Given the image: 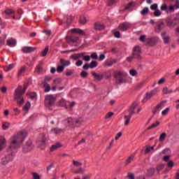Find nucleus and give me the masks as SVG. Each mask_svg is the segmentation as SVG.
Masks as SVG:
<instances>
[{"label": "nucleus", "instance_id": "nucleus-1", "mask_svg": "<svg viewBox=\"0 0 179 179\" xmlns=\"http://www.w3.org/2000/svg\"><path fill=\"white\" fill-rule=\"evenodd\" d=\"M26 136H27V133L26 131H21L12 138L10 145L8 148L6 154L1 158V164L6 166L9 162L13 160L15 155H16V149L24 141Z\"/></svg>", "mask_w": 179, "mask_h": 179}, {"label": "nucleus", "instance_id": "nucleus-2", "mask_svg": "<svg viewBox=\"0 0 179 179\" xmlns=\"http://www.w3.org/2000/svg\"><path fill=\"white\" fill-rule=\"evenodd\" d=\"M27 89V87H24V88L22 90V87L20 86L15 91V100L17 101V105L20 106V107L24 103V99H23V93L26 92Z\"/></svg>", "mask_w": 179, "mask_h": 179}, {"label": "nucleus", "instance_id": "nucleus-3", "mask_svg": "<svg viewBox=\"0 0 179 179\" xmlns=\"http://www.w3.org/2000/svg\"><path fill=\"white\" fill-rule=\"evenodd\" d=\"M83 122V119L80 117L78 119H73L72 117H69L64 120V124L66 127H69L70 128H75V127H79Z\"/></svg>", "mask_w": 179, "mask_h": 179}, {"label": "nucleus", "instance_id": "nucleus-4", "mask_svg": "<svg viewBox=\"0 0 179 179\" xmlns=\"http://www.w3.org/2000/svg\"><path fill=\"white\" fill-rule=\"evenodd\" d=\"M141 54H142V52L141 51V47L135 46L133 49V52H132L133 57H128L127 61H129V62H131V61H132L134 58L138 60L142 59V57L141 56Z\"/></svg>", "mask_w": 179, "mask_h": 179}, {"label": "nucleus", "instance_id": "nucleus-5", "mask_svg": "<svg viewBox=\"0 0 179 179\" xmlns=\"http://www.w3.org/2000/svg\"><path fill=\"white\" fill-rule=\"evenodd\" d=\"M55 101H57V99L52 95H47L45 97V106L48 108H50V107H52V106L55 104Z\"/></svg>", "mask_w": 179, "mask_h": 179}, {"label": "nucleus", "instance_id": "nucleus-6", "mask_svg": "<svg viewBox=\"0 0 179 179\" xmlns=\"http://www.w3.org/2000/svg\"><path fill=\"white\" fill-rule=\"evenodd\" d=\"M127 73L124 71H119L115 74V78L118 83H124L127 79Z\"/></svg>", "mask_w": 179, "mask_h": 179}, {"label": "nucleus", "instance_id": "nucleus-7", "mask_svg": "<svg viewBox=\"0 0 179 179\" xmlns=\"http://www.w3.org/2000/svg\"><path fill=\"white\" fill-rule=\"evenodd\" d=\"M33 148H34V146L33 145L31 140H29L27 142L26 145L22 148V150L23 152L27 153V152H31L33 150Z\"/></svg>", "mask_w": 179, "mask_h": 179}, {"label": "nucleus", "instance_id": "nucleus-8", "mask_svg": "<svg viewBox=\"0 0 179 179\" xmlns=\"http://www.w3.org/2000/svg\"><path fill=\"white\" fill-rule=\"evenodd\" d=\"M132 24L129 22H123L119 25V29L121 30V31H127L129 29H131Z\"/></svg>", "mask_w": 179, "mask_h": 179}, {"label": "nucleus", "instance_id": "nucleus-9", "mask_svg": "<svg viewBox=\"0 0 179 179\" xmlns=\"http://www.w3.org/2000/svg\"><path fill=\"white\" fill-rule=\"evenodd\" d=\"M156 92H157V90H153L150 93H146L145 97L143 99V103H146L148 100H150V99H152V97H153V96L156 94Z\"/></svg>", "mask_w": 179, "mask_h": 179}, {"label": "nucleus", "instance_id": "nucleus-10", "mask_svg": "<svg viewBox=\"0 0 179 179\" xmlns=\"http://www.w3.org/2000/svg\"><path fill=\"white\" fill-rule=\"evenodd\" d=\"M156 23L155 31L156 33H160L164 29V22L163 21H158Z\"/></svg>", "mask_w": 179, "mask_h": 179}, {"label": "nucleus", "instance_id": "nucleus-11", "mask_svg": "<svg viewBox=\"0 0 179 179\" xmlns=\"http://www.w3.org/2000/svg\"><path fill=\"white\" fill-rule=\"evenodd\" d=\"M6 146V140L3 136H0V152H2Z\"/></svg>", "mask_w": 179, "mask_h": 179}, {"label": "nucleus", "instance_id": "nucleus-12", "mask_svg": "<svg viewBox=\"0 0 179 179\" xmlns=\"http://www.w3.org/2000/svg\"><path fill=\"white\" fill-rule=\"evenodd\" d=\"M84 54H86V52H80V53L74 54V55L70 56V59H73L74 61H78V59H80V58H82V57H83Z\"/></svg>", "mask_w": 179, "mask_h": 179}, {"label": "nucleus", "instance_id": "nucleus-13", "mask_svg": "<svg viewBox=\"0 0 179 179\" xmlns=\"http://www.w3.org/2000/svg\"><path fill=\"white\" fill-rule=\"evenodd\" d=\"M22 51L24 54H29V52H33V51H36V48H33V47H24V48H22Z\"/></svg>", "mask_w": 179, "mask_h": 179}, {"label": "nucleus", "instance_id": "nucleus-14", "mask_svg": "<svg viewBox=\"0 0 179 179\" xmlns=\"http://www.w3.org/2000/svg\"><path fill=\"white\" fill-rule=\"evenodd\" d=\"M138 102H134L132 106H131L130 109L129 110V115H131V117H132V115H134V113H135V109L136 108V107H138Z\"/></svg>", "mask_w": 179, "mask_h": 179}, {"label": "nucleus", "instance_id": "nucleus-15", "mask_svg": "<svg viewBox=\"0 0 179 179\" xmlns=\"http://www.w3.org/2000/svg\"><path fill=\"white\" fill-rule=\"evenodd\" d=\"M65 129H59V128H54L50 130L51 134H54L55 135H58L59 134H62L64 132Z\"/></svg>", "mask_w": 179, "mask_h": 179}, {"label": "nucleus", "instance_id": "nucleus-16", "mask_svg": "<svg viewBox=\"0 0 179 179\" xmlns=\"http://www.w3.org/2000/svg\"><path fill=\"white\" fill-rule=\"evenodd\" d=\"M60 64L62 66H69L71 65V61L66 60L65 59H60Z\"/></svg>", "mask_w": 179, "mask_h": 179}, {"label": "nucleus", "instance_id": "nucleus-17", "mask_svg": "<svg viewBox=\"0 0 179 179\" xmlns=\"http://www.w3.org/2000/svg\"><path fill=\"white\" fill-rule=\"evenodd\" d=\"M7 45L8 47H15L16 45V40L10 38L7 41Z\"/></svg>", "mask_w": 179, "mask_h": 179}, {"label": "nucleus", "instance_id": "nucleus-18", "mask_svg": "<svg viewBox=\"0 0 179 179\" xmlns=\"http://www.w3.org/2000/svg\"><path fill=\"white\" fill-rule=\"evenodd\" d=\"M73 33H78V34H80L81 36H85V31L79 28H74L71 29Z\"/></svg>", "mask_w": 179, "mask_h": 179}, {"label": "nucleus", "instance_id": "nucleus-19", "mask_svg": "<svg viewBox=\"0 0 179 179\" xmlns=\"http://www.w3.org/2000/svg\"><path fill=\"white\" fill-rule=\"evenodd\" d=\"M95 30H104V24H101L100 22H96L94 24Z\"/></svg>", "mask_w": 179, "mask_h": 179}, {"label": "nucleus", "instance_id": "nucleus-20", "mask_svg": "<svg viewBox=\"0 0 179 179\" xmlns=\"http://www.w3.org/2000/svg\"><path fill=\"white\" fill-rule=\"evenodd\" d=\"M27 69V68L26 67V66H22L17 73L18 78H20V76H22V74H23L26 72Z\"/></svg>", "mask_w": 179, "mask_h": 179}, {"label": "nucleus", "instance_id": "nucleus-21", "mask_svg": "<svg viewBox=\"0 0 179 179\" xmlns=\"http://www.w3.org/2000/svg\"><path fill=\"white\" fill-rule=\"evenodd\" d=\"M45 141H46V138L44 136V135H41V139L38 140V143L41 146H43V145H45Z\"/></svg>", "mask_w": 179, "mask_h": 179}, {"label": "nucleus", "instance_id": "nucleus-22", "mask_svg": "<svg viewBox=\"0 0 179 179\" xmlns=\"http://www.w3.org/2000/svg\"><path fill=\"white\" fill-rule=\"evenodd\" d=\"M92 76H94V78H95V79L96 80H103V76L102 75H100V74H97L96 72H94V71H92Z\"/></svg>", "mask_w": 179, "mask_h": 179}, {"label": "nucleus", "instance_id": "nucleus-23", "mask_svg": "<svg viewBox=\"0 0 179 179\" xmlns=\"http://www.w3.org/2000/svg\"><path fill=\"white\" fill-rule=\"evenodd\" d=\"M43 87L45 89V93H48V92H50V90H51V86H50V84H48L45 82L43 83Z\"/></svg>", "mask_w": 179, "mask_h": 179}, {"label": "nucleus", "instance_id": "nucleus-24", "mask_svg": "<svg viewBox=\"0 0 179 179\" xmlns=\"http://www.w3.org/2000/svg\"><path fill=\"white\" fill-rule=\"evenodd\" d=\"M36 71L38 73H41V72H43V62H41L40 64L37 65Z\"/></svg>", "mask_w": 179, "mask_h": 179}, {"label": "nucleus", "instance_id": "nucleus-25", "mask_svg": "<svg viewBox=\"0 0 179 179\" xmlns=\"http://www.w3.org/2000/svg\"><path fill=\"white\" fill-rule=\"evenodd\" d=\"M15 64H11L8 66H6L4 69V71H6V72H9V71H12V69L15 68Z\"/></svg>", "mask_w": 179, "mask_h": 179}, {"label": "nucleus", "instance_id": "nucleus-26", "mask_svg": "<svg viewBox=\"0 0 179 179\" xmlns=\"http://www.w3.org/2000/svg\"><path fill=\"white\" fill-rule=\"evenodd\" d=\"M135 157V155H130L128 159H127L125 164L127 166V164H131L132 162H134V159Z\"/></svg>", "mask_w": 179, "mask_h": 179}, {"label": "nucleus", "instance_id": "nucleus-27", "mask_svg": "<svg viewBox=\"0 0 179 179\" xmlns=\"http://www.w3.org/2000/svg\"><path fill=\"white\" fill-rule=\"evenodd\" d=\"M117 63V59H113L111 61H108L106 62V66H113V65H114V64Z\"/></svg>", "mask_w": 179, "mask_h": 179}, {"label": "nucleus", "instance_id": "nucleus-28", "mask_svg": "<svg viewBox=\"0 0 179 179\" xmlns=\"http://www.w3.org/2000/svg\"><path fill=\"white\" fill-rule=\"evenodd\" d=\"M64 20H66L69 24H71L73 20V17H72V15H68L64 17Z\"/></svg>", "mask_w": 179, "mask_h": 179}, {"label": "nucleus", "instance_id": "nucleus-29", "mask_svg": "<svg viewBox=\"0 0 179 179\" xmlns=\"http://www.w3.org/2000/svg\"><path fill=\"white\" fill-rule=\"evenodd\" d=\"M59 148H61V144L59 143H57V144H55L52 145L50 148L51 152H54V150H57Z\"/></svg>", "mask_w": 179, "mask_h": 179}, {"label": "nucleus", "instance_id": "nucleus-30", "mask_svg": "<svg viewBox=\"0 0 179 179\" xmlns=\"http://www.w3.org/2000/svg\"><path fill=\"white\" fill-rule=\"evenodd\" d=\"M87 22V19L86 18V17H80L79 19V23H80V24H86V23Z\"/></svg>", "mask_w": 179, "mask_h": 179}, {"label": "nucleus", "instance_id": "nucleus-31", "mask_svg": "<svg viewBox=\"0 0 179 179\" xmlns=\"http://www.w3.org/2000/svg\"><path fill=\"white\" fill-rule=\"evenodd\" d=\"M132 117V116L131 115H125L124 116V125H128L129 124V121H131V118Z\"/></svg>", "mask_w": 179, "mask_h": 179}, {"label": "nucleus", "instance_id": "nucleus-32", "mask_svg": "<svg viewBox=\"0 0 179 179\" xmlns=\"http://www.w3.org/2000/svg\"><path fill=\"white\" fill-rule=\"evenodd\" d=\"M59 106H60V107H66V101L64 99H60L59 101Z\"/></svg>", "mask_w": 179, "mask_h": 179}, {"label": "nucleus", "instance_id": "nucleus-33", "mask_svg": "<svg viewBox=\"0 0 179 179\" xmlns=\"http://www.w3.org/2000/svg\"><path fill=\"white\" fill-rule=\"evenodd\" d=\"M141 13L142 16H145V15H148L149 13V8L145 7L141 11Z\"/></svg>", "mask_w": 179, "mask_h": 179}, {"label": "nucleus", "instance_id": "nucleus-34", "mask_svg": "<svg viewBox=\"0 0 179 179\" xmlns=\"http://www.w3.org/2000/svg\"><path fill=\"white\" fill-rule=\"evenodd\" d=\"M49 50L50 48H48V46H46L45 48L41 52V57H45Z\"/></svg>", "mask_w": 179, "mask_h": 179}, {"label": "nucleus", "instance_id": "nucleus-35", "mask_svg": "<svg viewBox=\"0 0 179 179\" xmlns=\"http://www.w3.org/2000/svg\"><path fill=\"white\" fill-rule=\"evenodd\" d=\"M159 125H160V122L157 121L155 123H153L152 125L148 127L147 129H152V128H156L157 127H159Z\"/></svg>", "mask_w": 179, "mask_h": 179}, {"label": "nucleus", "instance_id": "nucleus-36", "mask_svg": "<svg viewBox=\"0 0 179 179\" xmlns=\"http://www.w3.org/2000/svg\"><path fill=\"white\" fill-rule=\"evenodd\" d=\"M89 64H90V68L91 69H94V68H96V66H97V62H96V61H92V62H91Z\"/></svg>", "mask_w": 179, "mask_h": 179}, {"label": "nucleus", "instance_id": "nucleus-37", "mask_svg": "<svg viewBox=\"0 0 179 179\" xmlns=\"http://www.w3.org/2000/svg\"><path fill=\"white\" fill-rule=\"evenodd\" d=\"M163 93H164V94H170V93H173V90H169V88H167V87H165L163 89Z\"/></svg>", "mask_w": 179, "mask_h": 179}, {"label": "nucleus", "instance_id": "nucleus-38", "mask_svg": "<svg viewBox=\"0 0 179 179\" xmlns=\"http://www.w3.org/2000/svg\"><path fill=\"white\" fill-rule=\"evenodd\" d=\"M148 173L149 176H154L155 173H156V169H155L154 168H150L149 169H148Z\"/></svg>", "mask_w": 179, "mask_h": 179}, {"label": "nucleus", "instance_id": "nucleus-39", "mask_svg": "<svg viewBox=\"0 0 179 179\" xmlns=\"http://www.w3.org/2000/svg\"><path fill=\"white\" fill-rule=\"evenodd\" d=\"M154 16L155 17H159V16H162V11H160V10L159 9L155 10L154 12Z\"/></svg>", "mask_w": 179, "mask_h": 179}, {"label": "nucleus", "instance_id": "nucleus-40", "mask_svg": "<svg viewBox=\"0 0 179 179\" xmlns=\"http://www.w3.org/2000/svg\"><path fill=\"white\" fill-rule=\"evenodd\" d=\"M167 136V134L166 132L162 133L159 136V141L160 142H164V141L166 139V137Z\"/></svg>", "mask_w": 179, "mask_h": 179}, {"label": "nucleus", "instance_id": "nucleus-41", "mask_svg": "<svg viewBox=\"0 0 179 179\" xmlns=\"http://www.w3.org/2000/svg\"><path fill=\"white\" fill-rule=\"evenodd\" d=\"M82 58L83 61H85V62H89L90 61V55H86V54H84L83 56H82Z\"/></svg>", "mask_w": 179, "mask_h": 179}, {"label": "nucleus", "instance_id": "nucleus-42", "mask_svg": "<svg viewBox=\"0 0 179 179\" xmlns=\"http://www.w3.org/2000/svg\"><path fill=\"white\" fill-rule=\"evenodd\" d=\"M9 125H10V124L9 122H3L2 124L3 129H4V130L8 129L9 128Z\"/></svg>", "mask_w": 179, "mask_h": 179}, {"label": "nucleus", "instance_id": "nucleus-43", "mask_svg": "<svg viewBox=\"0 0 179 179\" xmlns=\"http://www.w3.org/2000/svg\"><path fill=\"white\" fill-rule=\"evenodd\" d=\"M64 69H65V67L64 66H58L57 68V72H58V73H61V72H64Z\"/></svg>", "mask_w": 179, "mask_h": 179}, {"label": "nucleus", "instance_id": "nucleus-44", "mask_svg": "<svg viewBox=\"0 0 179 179\" xmlns=\"http://www.w3.org/2000/svg\"><path fill=\"white\" fill-rule=\"evenodd\" d=\"M167 25L169 26V27H174V26H176V24H174V21H173V20H169L167 21Z\"/></svg>", "mask_w": 179, "mask_h": 179}, {"label": "nucleus", "instance_id": "nucleus-45", "mask_svg": "<svg viewBox=\"0 0 179 179\" xmlns=\"http://www.w3.org/2000/svg\"><path fill=\"white\" fill-rule=\"evenodd\" d=\"M166 101H162L160 103H159L157 106L156 108L157 110H159V108H162V107H163L165 104V103H166Z\"/></svg>", "mask_w": 179, "mask_h": 179}, {"label": "nucleus", "instance_id": "nucleus-46", "mask_svg": "<svg viewBox=\"0 0 179 179\" xmlns=\"http://www.w3.org/2000/svg\"><path fill=\"white\" fill-rule=\"evenodd\" d=\"M164 169V164H161L159 165H158V166L157 167V173H160V171H162V170Z\"/></svg>", "mask_w": 179, "mask_h": 179}, {"label": "nucleus", "instance_id": "nucleus-47", "mask_svg": "<svg viewBox=\"0 0 179 179\" xmlns=\"http://www.w3.org/2000/svg\"><path fill=\"white\" fill-rule=\"evenodd\" d=\"M89 75V73H87V71H81L80 73V76L81 78H87V76Z\"/></svg>", "mask_w": 179, "mask_h": 179}, {"label": "nucleus", "instance_id": "nucleus-48", "mask_svg": "<svg viewBox=\"0 0 179 179\" xmlns=\"http://www.w3.org/2000/svg\"><path fill=\"white\" fill-rule=\"evenodd\" d=\"M162 38L165 44H169V41H170V36H163Z\"/></svg>", "mask_w": 179, "mask_h": 179}, {"label": "nucleus", "instance_id": "nucleus-49", "mask_svg": "<svg viewBox=\"0 0 179 179\" xmlns=\"http://www.w3.org/2000/svg\"><path fill=\"white\" fill-rule=\"evenodd\" d=\"M62 80L61 78H57L53 80V83L54 85H59L60 83H62Z\"/></svg>", "mask_w": 179, "mask_h": 179}, {"label": "nucleus", "instance_id": "nucleus-50", "mask_svg": "<svg viewBox=\"0 0 179 179\" xmlns=\"http://www.w3.org/2000/svg\"><path fill=\"white\" fill-rule=\"evenodd\" d=\"M5 13H6V15H13V13H15V11L12 9H7L5 10Z\"/></svg>", "mask_w": 179, "mask_h": 179}, {"label": "nucleus", "instance_id": "nucleus-51", "mask_svg": "<svg viewBox=\"0 0 179 179\" xmlns=\"http://www.w3.org/2000/svg\"><path fill=\"white\" fill-rule=\"evenodd\" d=\"M90 58H92V59H99V56L97 55L96 52H93L91 55Z\"/></svg>", "mask_w": 179, "mask_h": 179}, {"label": "nucleus", "instance_id": "nucleus-52", "mask_svg": "<svg viewBox=\"0 0 179 179\" xmlns=\"http://www.w3.org/2000/svg\"><path fill=\"white\" fill-rule=\"evenodd\" d=\"M129 73L131 76H136V75H138V72H136L135 69L130 70Z\"/></svg>", "mask_w": 179, "mask_h": 179}, {"label": "nucleus", "instance_id": "nucleus-53", "mask_svg": "<svg viewBox=\"0 0 179 179\" xmlns=\"http://www.w3.org/2000/svg\"><path fill=\"white\" fill-rule=\"evenodd\" d=\"M169 111H170V108H166L165 110H162V115H167V114H169Z\"/></svg>", "mask_w": 179, "mask_h": 179}, {"label": "nucleus", "instance_id": "nucleus-54", "mask_svg": "<svg viewBox=\"0 0 179 179\" xmlns=\"http://www.w3.org/2000/svg\"><path fill=\"white\" fill-rule=\"evenodd\" d=\"M157 8H158L157 3H154L150 6V9H152V10H157Z\"/></svg>", "mask_w": 179, "mask_h": 179}, {"label": "nucleus", "instance_id": "nucleus-55", "mask_svg": "<svg viewBox=\"0 0 179 179\" xmlns=\"http://www.w3.org/2000/svg\"><path fill=\"white\" fill-rule=\"evenodd\" d=\"M82 65H83V61L78 59L76 62V66H82Z\"/></svg>", "mask_w": 179, "mask_h": 179}, {"label": "nucleus", "instance_id": "nucleus-56", "mask_svg": "<svg viewBox=\"0 0 179 179\" xmlns=\"http://www.w3.org/2000/svg\"><path fill=\"white\" fill-rule=\"evenodd\" d=\"M73 164H74V166H76V167H80V166H82V163L75 160H73Z\"/></svg>", "mask_w": 179, "mask_h": 179}, {"label": "nucleus", "instance_id": "nucleus-57", "mask_svg": "<svg viewBox=\"0 0 179 179\" xmlns=\"http://www.w3.org/2000/svg\"><path fill=\"white\" fill-rule=\"evenodd\" d=\"M133 6H134L133 3H129L128 5L125 6V10H128L131 9V8H132Z\"/></svg>", "mask_w": 179, "mask_h": 179}, {"label": "nucleus", "instance_id": "nucleus-58", "mask_svg": "<svg viewBox=\"0 0 179 179\" xmlns=\"http://www.w3.org/2000/svg\"><path fill=\"white\" fill-rule=\"evenodd\" d=\"M174 8L175 7L173 5L169 6L167 8L168 9L167 12H174L175 10Z\"/></svg>", "mask_w": 179, "mask_h": 179}, {"label": "nucleus", "instance_id": "nucleus-59", "mask_svg": "<svg viewBox=\"0 0 179 179\" xmlns=\"http://www.w3.org/2000/svg\"><path fill=\"white\" fill-rule=\"evenodd\" d=\"M153 149H155V145L152 146V147L148 146V147L146 148L145 152L147 153H149L151 150H153Z\"/></svg>", "mask_w": 179, "mask_h": 179}, {"label": "nucleus", "instance_id": "nucleus-60", "mask_svg": "<svg viewBox=\"0 0 179 179\" xmlns=\"http://www.w3.org/2000/svg\"><path fill=\"white\" fill-rule=\"evenodd\" d=\"M73 75V71L72 70H67L66 71V76H71Z\"/></svg>", "mask_w": 179, "mask_h": 179}, {"label": "nucleus", "instance_id": "nucleus-61", "mask_svg": "<svg viewBox=\"0 0 179 179\" xmlns=\"http://www.w3.org/2000/svg\"><path fill=\"white\" fill-rule=\"evenodd\" d=\"M83 173V168H79L75 171L76 174H82Z\"/></svg>", "mask_w": 179, "mask_h": 179}, {"label": "nucleus", "instance_id": "nucleus-62", "mask_svg": "<svg viewBox=\"0 0 179 179\" xmlns=\"http://www.w3.org/2000/svg\"><path fill=\"white\" fill-rule=\"evenodd\" d=\"M29 107H30V102H27L26 105L24 106L23 109L25 110V111H28Z\"/></svg>", "mask_w": 179, "mask_h": 179}, {"label": "nucleus", "instance_id": "nucleus-63", "mask_svg": "<svg viewBox=\"0 0 179 179\" xmlns=\"http://www.w3.org/2000/svg\"><path fill=\"white\" fill-rule=\"evenodd\" d=\"M161 10H167V5L166 4H162L160 8Z\"/></svg>", "mask_w": 179, "mask_h": 179}, {"label": "nucleus", "instance_id": "nucleus-64", "mask_svg": "<svg viewBox=\"0 0 179 179\" xmlns=\"http://www.w3.org/2000/svg\"><path fill=\"white\" fill-rule=\"evenodd\" d=\"M174 8H176V9H178L179 8V0H176L174 4Z\"/></svg>", "mask_w": 179, "mask_h": 179}]
</instances>
